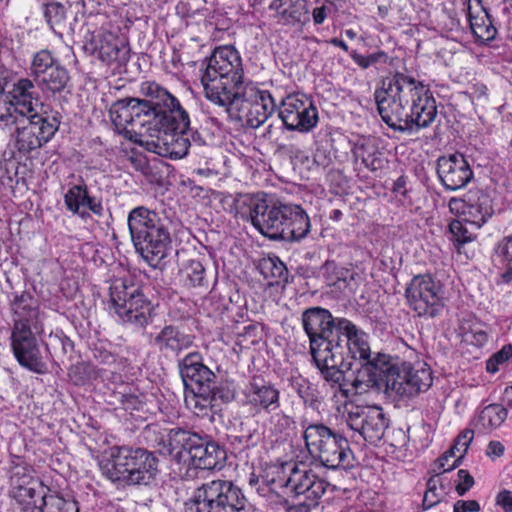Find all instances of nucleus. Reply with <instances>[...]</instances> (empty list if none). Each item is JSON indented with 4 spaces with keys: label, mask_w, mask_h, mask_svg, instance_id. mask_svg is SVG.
Wrapping results in <instances>:
<instances>
[{
    "label": "nucleus",
    "mask_w": 512,
    "mask_h": 512,
    "mask_svg": "<svg viewBox=\"0 0 512 512\" xmlns=\"http://www.w3.org/2000/svg\"><path fill=\"white\" fill-rule=\"evenodd\" d=\"M462 337L467 344L483 347L491 337L490 328L483 323H473L468 328L462 327Z\"/></svg>",
    "instance_id": "obj_40"
},
{
    "label": "nucleus",
    "mask_w": 512,
    "mask_h": 512,
    "mask_svg": "<svg viewBox=\"0 0 512 512\" xmlns=\"http://www.w3.org/2000/svg\"><path fill=\"white\" fill-rule=\"evenodd\" d=\"M467 206H468V200H464V199H461V198H451L449 203H448V207L450 209V211L459 216L460 219H463L465 218V212L467 211Z\"/></svg>",
    "instance_id": "obj_51"
},
{
    "label": "nucleus",
    "mask_w": 512,
    "mask_h": 512,
    "mask_svg": "<svg viewBox=\"0 0 512 512\" xmlns=\"http://www.w3.org/2000/svg\"><path fill=\"white\" fill-rule=\"evenodd\" d=\"M302 325L310 342V352L322 377L342 390L351 358H367V334L346 318H333L324 308L314 307L302 314Z\"/></svg>",
    "instance_id": "obj_2"
},
{
    "label": "nucleus",
    "mask_w": 512,
    "mask_h": 512,
    "mask_svg": "<svg viewBox=\"0 0 512 512\" xmlns=\"http://www.w3.org/2000/svg\"><path fill=\"white\" fill-rule=\"evenodd\" d=\"M354 159L360 160L370 171H378L385 167L387 161L384 153L379 148V141L376 137H360L351 148Z\"/></svg>",
    "instance_id": "obj_26"
},
{
    "label": "nucleus",
    "mask_w": 512,
    "mask_h": 512,
    "mask_svg": "<svg viewBox=\"0 0 512 512\" xmlns=\"http://www.w3.org/2000/svg\"><path fill=\"white\" fill-rule=\"evenodd\" d=\"M44 17L52 29L60 26L66 19V8L59 2H50L44 6Z\"/></svg>",
    "instance_id": "obj_46"
},
{
    "label": "nucleus",
    "mask_w": 512,
    "mask_h": 512,
    "mask_svg": "<svg viewBox=\"0 0 512 512\" xmlns=\"http://www.w3.org/2000/svg\"><path fill=\"white\" fill-rule=\"evenodd\" d=\"M330 12V8L326 5H322L320 7H316L312 11V17L315 24H322L327 18Z\"/></svg>",
    "instance_id": "obj_58"
},
{
    "label": "nucleus",
    "mask_w": 512,
    "mask_h": 512,
    "mask_svg": "<svg viewBox=\"0 0 512 512\" xmlns=\"http://www.w3.org/2000/svg\"><path fill=\"white\" fill-rule=\"evenodd\" d=\"M480 510V505L475 500H460L454 504L453 512H477Z\"/></svg>",
    "instance_id": "obj_53"
},
{
    "label": "nucleus",
    "mask_w": 512,
    "mask_h": 512,
    "mask_svg": "<svg viewBox=\"0 0 512 512\" xmlns=\"http://www.w3.org/2000/svg\"><path fill=\"white\" fill-rule=\"evenodd\" d=\"M479 228H472L469 223L463 219H456L449 224V230L456 241L464 244L475 240L476 231Z\"/></svg>",
    "instance_id": "obj_44"
},
{
    "label": "nucleus",
    "mask_w": 512,
    "mask_h": 512,
    "mask_svg": "<svg viewBox=\"0 0 512 512\" xmlns=\"http://www.w3.org/2000/svg\"><path fill=\"white\" fill-rule=\"evenodd\" d=\"M460 463L456 452L449 448L436 460L434 470L438 473L447 472L459 466Z\"/></svg>",
    "instance_id": "obj_48"
},
{
    "label": "nucleus",
    "mask_w": 512,
    "mask_h": 512,
    "mask_svg": "<svg viewBox=\"0 0 512 512\" xmlns=\"http://www.w3.org/2000/svg\"><path fill=\"white\" fill-rule=\"evenodd\" d=\"M341 215V212L339 210L334 211V218H339Z\"/></svg>",
    "instance_id": "obj_64"
},
{
    "label": "nucleus",
    "mask_w": 512,
    "mask_h": 512,
    "mask_svg": "<svg viewBox=\"0 0 512 512\" xmlns=\"http://www.w3.org/2000/svg\"><path fill=\"white\" fill-rule=\"evenodd\" d=\"M8 97L16 118L25 120L26 117L35 118L50 114L43 110L44 106L40 102L34 83L30 79L22 78L14 83L12 89L8 92Z\"/></svg>",
    "instance_id": "obj_22"
},
{
    "label": "nucleus",
    "mask_w": 512,
    "mask_h": 512,
    "mask_svg": "<svg viewBox=\"0 0 512 512\" xmlns=\"http://www.w3.org/2000/svg\"><path fill=\"white\" fill-rule=\"evenodd\" d=\"M437 173L442 185L451 191L464 188L473 178V171L462 154L455 153L440 157Z\"/></svg>",
    "instance_id": "obj_23"
},
{
    "label": "nucleus",
    "mask_w": 512,
    "mask_h": 512,
    "mask_svg": "<svg viewBox=\"0 0 512 512\" xmlns=\"http://www.w3.org/2000/svg\"><path fill=\"white\" fill-rule=\"evenodd\" d=\"M494 253L504 266L499 275L500 283L512 286V234L504 236L496 243Z\"/></svg>",
    "instance_id": "obj_36"
},
{
    "label": "nucleus",
    "mask_w": 512,
    "mask_h": 512,
    "mask_svg": "<svg viewBox=\"0 0 512 512\" xmlns=\"http://www.w3.org/2000/svg\"><path fill=\"white\" fill-rule=\"evenodd\" d=\"M243 65L239 52L233 46H221L214 50L201 76L205 97L229 114L234 111L245 116L247 124L258 128L276 110L271 93L254 84L242 88Z\"/></svg>",
    "instance_id": "obj_1"
},
{
    "label": "nucleus",
    "mask_w": 512,
    "mask_h": 512,
    "mask_svg": "<svg viewBox=\"0 0 512 512\" xmlns=\"http://www.w3.org/2000/svg\"><path fill=\"white\" fill-rule=\"evenodd\" d=\"M45 489L41 505L37 506V512H79L77 502L65 499L49 487H45Z\"/></svg>",
    "instance_id": "obj_35"
},
{
    "label": "nucleus",
    "mask_w": 512,
    "mask_h": 512,
    "mask_svg": "<svg viewBox=\"0 0 512 512\" xmlns=\"http://www.w3.org/2000/svg\"><path fill=\"white\" fill-rule=\"evenodd\" d=\"M343 418L353 433L351 437L358 436L370 444L380 441L388 427L383 409L375 405L350 404L345 407Z\"/></svg>",
    "instance_id": "obj_16"
},
{
    "label": "nucleus",
    "mask_w": 512,
    "mask_h": 512,
    "mask_svg": "<svg viewBox=\"0 0 512 512\" xmlns=\"http://www.w3.org/2000/svg\"><path fill=\"white\" fill-rule=\"evenodd\" d=\"M64 203L67 210L81 218L89 216L87 209L97 216H102L104 210L102 202L90 196L85 184L71 186L64 195Z\"/></svg>",
    "instance_id": "obj_25"
},
{
    "label": "nucleus",
    "mask_w": 512,
    "mask_h": 512,
    "mask_svg": "<svg viewBox=\"0 0 512 512\" xmlns=\"http://www.w3.org/2000/svg\"><path fill=\"white\" fill-rule=\"evenodd\" d=\"M10 482V496L21 506L22 512H37L35 502L37 488L46 486L34 475V469L28 465L14 466Z\"/></svg>",
    "instance_id": "obj_21"
},
{
    "label": "nucleus",
    "mask_w": 512,
    "mask_h": 512,
    "mask_svg": "<svg viewBox=\"0 0 512 512\" xmlns=\"http://www.w3.org/2000/svg\"><path fill=\"white\" fill-rule=\"evenodd\" d=\"M268 414L270 416L267 420V427L273 434L286 435L294 428V419L285 412L276 410Z\"/></svg>",
    "instance_id": "obj_41"
},
{
    "label": "nucleus",
    "mask_w": 512,
    "mask_h": 512,
    "mask_svg": "<svg viewBox=\"0 0 512 512\" xmlns=\"http://www.w3.org/2000/svg\"><path fill=\"white\" fill-rule=\"evenodd\" d=\"M169 454L178 464L212 470L221 466L225 452L219 445L185 430H171L168 435Z\"/></svg>",
    "instance_id": "obj_10"
},
{
    "label": "nucleus",
    "mask_w": 512,
    "mask_h": 512,
    "mask_svg": "<svg viewBox=\"0 0 512 512\" xmlns=\"http://www.w3.org/2000/svg\"><path fill=\"white\" fill-rule=\"evenodd\" d=\"M6 84L7 82L4 77V72L0 68V122L6 127H10L15 123L17 118L15 117L13 106L10 103L8 94H5Z\"/></svg>",
    "instance_id": "obj_42"
},
{
    "label": "nucleus",
    "mask_w": 512,
    "mask_h": 512,
    "mask_svg": "<svg viewBox=\"0 0 512 512\" xmlns=\"http://www.w3.org/2000/svg\"><path fill=\"white\" fill-rule=\"evenodd\" d=\"M493 214L492 200L484 193L468 197L464 221L472 228H481Z\"/></svg>",
    "instance_id": "obj_30"
},
{
    "label": "nucleus",
    "mask_w": 512,
    "mask_h": 512,
    "mask_svg": "<svg viewBox=\"0 0 512 512\" xmlns=\"http://www.w3.org/2000/svg\"><path fill=\"white\" fill-rule=\"evenodd\" d=\"M438 479L431 478L427 483V490L437 489Z\"/></svg>",
    "instance_id": "obj_62"
},
{
    "label": "nucleus",
    "mask_w": 512,
    "mask_h": 512,
    "mask_svg": "<svg viewBox=\"0 0 512 512\" xmlns=\"http://www.w3.org/2000/svg\"><path fill=\"white\" fill-rule=\"evenodd\" d=\"M496 503L501 506L505 512H512V493L510 491H501L496 498Z\"/></svg>",
    "instance_id": "obj_56"
},
{
    "label": "nucleus",
    "mask_w": 512,
    "mask_h": 512,
    "mask_svg": "<svg viewBox=\"0 0 512 512\" xmlns=\"http://www.w3.org/2000/svg\"><path fill=\"white\" fill-rule=\"evenodd\" d=\"M160 91L169 92L156 82L145 81L140 92L149 99L125 98L115 102L110 108V118L119 133L139 144L141 134L151 125L161 123L165 116L160 111Z\"/></svg>",
    "instance_id": "obj_7"
},
{
    "label": "nucleus",
    "mask_w": 512,
    "mask_h": 512,
    "mask_svg": "<svg viewBox=\"0 0 512 512\" xmlns=\"http://www.w3.org/2000/svg\"><path fill=\"white\" fill-rule=\"evenodd\" d=\"M503 401L507 406L512 407V386L504 390Z\"/></svg>",
    "instance_id": "obj_61"
},
{
    "label": "nucleus",
    "mask_w": 512,
    "mask_h": 512,
    "mask_svg": "<svg viewBox=\"0 0 512 512\" xmlns=\"http://www.w3.org/2000/svg\"><path fill=\"white\" fill-rule=\"evenodd\" d=\"M181 376L186 385L201 393H212L215 382V374L203 364L200 353L192 352L187 354L180 364Z\"/></svg>",
    "instance_id": "obj_24"
},
{
    "label": "nucleus",
    "mask_w": 512,
    "mask_h": 512,
    "mask_svg": "<svg viewBox=\"0 0 512 512\" xmlns=\"http://www.w3.org/2000/svg\"><path fill=\"white\" fill-rule=\"evenodd\" d=\"M303 437L310 455L329 469H346L352 466V451L342 435L321 424H309Z\"/></svg>",
    "instance_id": "obj_11"
},
{
    "label": "nucleus",
    "mask_w": 512,
    "mask_h": 512,
    "mask_svg": "<svg viewBox=\"0 0 512 512\" xmlns=\"http://www.w3.org/2000/svg\"><path fill=\"white\" fill-rule=\"evenodd\" d=\"M159 114L165 116L161 123L143 131L139 145L161 157L182 159L192 146H201L204 140L198 131L190 129L188 112L170 92L160 91Z\"/></svg>",
    "instance_id": "obj_4"
},
{
    "label": "nucleus",
    "mask_w": 512,
    "mask_h": 512,
    "mask_svg": "<svg viewBox=\"0 0 512 512\" xmlns=\"http://www.w3.org/2000/svg\"><path fill=\"white\" fill-rule=\"evenodd\" d=\"M468 20L474 36L480 41H490L496 35V29L488 14L482 10L480 15H474L471 11V5H468Z\"/></svg>",
    "instance_id": "obj_37"
},
{
    "label": "nucleus",
    "mask_w": 512,
    "mask_h": 512,
    "mask_svg": "<svg viewBox=\"0 0 512 512\" xmlns=\"http://www.w3.org/2000/svg\"><path fill=\"white\" fill-rule=\"evenodd\" d=\"M432 374L426 364L402 362L396 378L391 379L388 391L400 397H411L426 391L432 385Z\"/></svg>",
    "instance_id": "obj_20"
},
{
    "label": "nucleus",
    "mask_w": 512,
    "mask_h": 512,
    "mask_svg": "<svg viewBox=\"0 0 512 512\" xmlns=\"http://www.w3.org/2000/svg\"><path fill=\"white\" fill-rule=\"evenodd\" d=\"M69 82L68 71L63 67L59 66L56 69H52L49 73H46L44 77L39 79L36 84L44 92L56 93L64 90Z\"/></svg>",
    "instance_id": "obj_38"
},
{
    "label": "nucleus",
    "mask_w": 512,
    "mask_h": 512,
    "mask_svg": "<svg viewBox=\"0 0 512 512\" xmlns=\"http://www.w3.org/2000/svg\"><path fill=\"white\" fill-rule=\"evenodd\" d=\"M345 35L349 38V39H354L356 37V32L353 30V29H347L345 30Z\"/></svg>",
    "instance_id": "obj_63"
},
{
    "label": "nucleus",
    "mask_w": 512,
    "mask_h": 512,
    "mask_svg": "<svg viewBox=\"0 0 512 512\" xmlns=\"http://www.w3.org/2000/svg\"><path fill=\"white\" fill-rule=\"evenodd\" d=\"M269 9L274 11V17L282 24L301 22L307 14L306 0H273Z\"/></svg>",
    "instance_id": "obj_31"
},
{
    "label": "nucleus",
    "mask_w": 512,
    "mask_h": 512,
    "mask_svg": "<svg viewBox=\"0 0 512 512\" xmlns=\"http://www.w3.org/2000/svg\"><path fill=\"white\" fill-rule=\"evenodd\" d=\"M381 119L393 130L416 132L437 117V105L429 86L411 75L396 72L382 80L374 93Z\"/></svg>",
    "instance_id": "obj_3"
},
{
    "label": "nucleus",
    "mask_w": 512,
    "mask_h": 512,
    "mask_svg": "<svg viewBox=\"0 0 512 512\" xmlns=\"http://www.w3.org/2000/svg\"><path fill=\"white\" fill-rule=\"evenodd\" d=\"M265 481L273 491L282 490L284 494L303 497L314 503L329 490H334V486L303 462H286L275 466L267 473Z\"/></svg>",
    "instance_id": "obj_9"
},
{
    "label": "nucleus",
    "mask_w": 512,
    "mask_h": 512,
    "mask_svg": "<svg viewBox=\"0 0 512 512\" xmlns=\"http://www.w3.org/2000/svg\"><path fill=\"white\" fill-rule=\"evenodd\" d=\"M153 344L163 353L178 355L193 344V336L176 326L168 325L154 337Z\"/></svg>",
    "instance_id": "obj_28"
},
{
    "label": "nucleus",
    "mask_w": 512,
    "mask_h": 512,
    "mask_svg": "<svg viewBox=\"0 0 512 512\" xmlns=\"http://www.w3.org/2000/svg\"><path fill=\"white\" fill-rule=\"evenodd\" d=\"M61 123L58 112L41 115L35 118L26 117L25 120L17 118L12 126L14 148L22 155H27L47 144L56 134Z\"/></svg>",
    "instance_id": "obj_14"
},
{
    "label": "nucleus",
    "mask_w": 512,
    "mask_h": 512,
    "mask_svg": "<svg viewBox=\"0 0 512 512\" xmlns=\"http://www.w3.org/2000/svg\"><path fill=\"white\" fill-rule=\"evenodd\" d=\"M279 117L287 130L302 133L310 132L319 121L313 101L301 93L290 94L281 101Z\"/></svg>",
    "instance_id": "obj_17"
},
{
    "label": "nucleus",
    "mask_w": 512,
    "mask_h": 512,
    "mask_svg": "<svg viewBox=\"0 0 512 512\" xmlns=\"http://www.w3.org/2000/svg\"><path fill=\"white\" fill-rule=\"evenodd\" d=\"M473 440V431L465 430L455 440V443L450 447L453 452H456L457 457L462 461L464 455L467 453L469 446Z\"/></svg>",
    "instance_id": "obj_49"
},
{
    "label": "nucleus",
    "mask_w": 512,
    "mask_h": 512,
    "mask_svg": "<svg viewBox=\"0 0 512 512\" xmlns=\"http://www.w3.org/2000/svg\"><path fill=\"white\" fill-rule=\"evenodd\" d=\"M455 483L456 492L458 495L462 496L472 488L474 485V478L468 471L460 469L457 472V479L455 480Z\"/></svg>",
    "instance_id": "obj_50"
},
{
    "label": "nucleus",
    "mask_w": 512,
    "mask_h": 512,
    "mask_svg": "<svg viewBox=\"0 0 512 512\" xmlns=\"http://www.w3.org/2000/svg\"><path fill=\"white\" fill-rule=\"evenodd\" d=\"M127 223L136 251L150 266L157 267L171 247L165 221L156 211L139 206L129 212Z\"/></svg>",
    "instance_id": "obj_8"
},
{
    "label": "nucleus",
    "mask_w": 512,
    "mask_h": 512,
    "mask_svg": "<svg viewBox=\"0 0 512 512\" xmlns=\"http://www.w3.org/2000/svg\"><path fill=\"white\" fill-rule=\"evenodd\" d=\"M353 360L363 361L365 364L374 367L379 371L385 378L386 390L388 391L389 381L393 378H396L398 375L401 363H398L396 359L391 358L389 355L378 353L374 357H371V349L369 348V356L365 359L363 358H351V362Z\"/></svg>",
    "instance_id": "obj_33"
},
{
    "label": "nucleus",
    "mask_w": 512,
    "mask_h": 512,
    "mask_svg": "<svg viewBox=\"0 0 512 512\" xmlns=\"http://www.w3.org/2000/svg\"><path fill=\"white\" fill-rule=\"evenodd\" d=\"M212 393H201V391L193 389L191 394L186 395L185 402L189 409L195 414H204L211 405Z\"/></svg>",
    "instance_id": "obj_43"
},
{
    "label": "nucleus",
    "mask_w": 512,
    "mask_h": 512,
    "mask_svg": "<svg viewBox=\"0 0 512 512\" xmlns=\"http://www.w3.org/2000/svg\"><path fill=\"white\" fill-rule=\"evenodd\" d=\"M504 452L505 446L500 441L492 440L486 447V455L492 460L503 456Z\"/></svg>",
    "instance_id": "obj_52"
},
{
    "label": "nucleus",
    "mask_w": 512,
    "mask_h": 512,
    "mask_svg": "<svg viewBox=\"0 0 512 512\" xmlns=\"http://www.w3.org/2000/svg\"><path fill=\"white\" fill-rule=\"evenodd\" d=\"M507 415V409L502 404H489L479 412L475 426L483 432L495 430L504 423Z\"/></svg>",
    "instance_id": "obj_32"
},
{
    "label": "nucleus",
    "mask_w": 512,
    "mask_h": 512,
    "mask_svg": "<svg viewBox=\"0 0 512 512\" xmlns=\"http://www.w3.org/2000/svg\"><path fill=\"white\" fill-rule=\"evenodd\" d=\"M351 57L356 64H358L360 67L364 69L370 67L372 64L377 62V57L375 55L363 56L357 54L355 51L351 54Z\"/></svg>",
    "instance_id": "obj_57"
},
{
    "label": "nucleus",
    "mask_w": 512,
    "mask_h": 512,
    "mask_svg": "<svg viewBox=\"0 0 512 512\" xmlns=\"http://www.w3.org/2000/svg\"><path fill=\"white\" fill-rule=\"evenodd\" d=\"M442 493H438L437 489L426 490L423 497L424 509H429L440 502Z\"/></svg>",
    "instance_id": "obj_55"
},
{
    "label": "nucleus",
    "mask_w": 512,
    "mask_h": 512,
    "mask_svg": "<svg viewBox=\"0 0 512 512\" xmlns=\"http://www.w3.org/2000/svg\"><path fill=\"white\" fill-rule=\"evenodd\" d=\"M59 62L53 57L51 52L48 50H41L37 52L31 63V75L35 82L44 77L46 73L52 71V69H56L59 67Z\"/></svg>",
    "instance_id": "obj_39"
},
{
    "label": "nucleus",
    "mask_w": 512,
    "mask_h": 512,
    "mask_svg": "<svg viewBox=\"0 0 512 512\" xmlns=\"http://www.w3.org/2000/svg\"><path fill=\"white\" fill-rule=\"evenodd\" d=\"M302 382L303 384L299 385L298 394L302 399L308 401L310 396H312V394L310 393V387L305 380H302Z\"/></svg>",
    "instance_id": "obj_59"
},
{
    "label": "nucleus",
    "mask_w": 512,
    "mask_h": 512,
    "mask_svg": "<svg viewBox=\"0 0 512 512\" xmlns=\"http://www.w3.org/2000/svg\"><path fill=\"white\" fill-rule=\"evenodd\" d=\"M136 466L130 477V485H148L158 473V460L153 453L137 448Z\"/></svg>",
    "instance_id": "obj_29"
},
{
    "label": "nucleus",
    "mask_w": 512,
    "mask_h": 512,
    "mask_svg": "<svg viewBox=\"0 0 512 512\" xmlns=\"http://www.w3.org/2000/svg\"><path fill=\"white\" fill-rule=\"evenodd\" d=\"M180 280L187 287H207L208 277L204 264L198 259L184 262L179 271Z\"/></svg>",
    "instance_id": "obj_34"
},
{
    "label": "nucleus",
    "mask_w": 512,
    "mask_h": 512,
    "mask_svg": "<svg viewBox=\"0 0 512 512\" xmlns=\"http://www.w3.org/2000/svg\"><path fill=\"white\" fill-rule=\"evenodd\" d=\"M408 306L420 317L439 316L445 306L443 285L430 275H417L405 289Z\"/></svg>",
    "instance_id": "obj_15"
},
{
    "label": "nucleus",
    "mask_w": 512,
    "mask_h": 512,
    "mask_svg": "<svg viewBox=\"0 0 512 512\" xmlns=\"http://www.w3.org/2000/svg\"><path fill=\"white\" fill-rule=\"evenodd\" d=\"M512 358V345H504L501 350L494 353L486 362V370L489 373L495 374L502 367L506 366Z\"/></svg>",
    "instance_id": "obj_45"
},
{
    "label": "nucleus",
    "mask_w": 512,
    "mask_h": 512,
    "mask_svg": "<svg viewBox=\"0 0 512 512\" xmlns=\"http://www.w3.org/2000/svg\"><path fill=\"white\" fill-rule=\"evenodd\" d=\"M234 210L270 239L299 241L311 227L307 213L296 204L275 202L269 206L258 197L244 194L235 199Z\"/></svg>",
    "instance_id": "obj_5"
},
{
    "label": "nucleus",
    "mask_w": 512,
    "mask_h": 512,
    "mask_svg": "<svg viewBox=\"0 0 512 512\" xmlns=\"http://www.w3.org/2000/svg\"><path fill=\"white\" fill-rule=\"evenodd\" d=\"M246 498L242 490L228 480L204 483L186 503L185 512H243Z\"/></svg>",
    "instance_id": "obj_12"
},
{
    "label": "nucleus",
    "mask_w": 512,
    "mask_h": 512,
    "mask_svg": "<svg viewBox=\"0 0 512 512\" xmlns=\"http://www.w3.org/2000/svg\"><path fill=\"white\" fill-rule=\"evenodd\" d=\"M111 311L122 323L144 327L150 320V302L131 279L118 277L110 286Z\"/></svg>",
    "instance_id": "obj_13"
},
{
    "label": "nucleus",
    "mask_w": 512,
    "mask_h": 512,
    "mask_svg": "<svg viewBox=\"0 0 512 512\" xmlns=\"http://www.w3.org/2000/svg\"><path fill=\"white\" fill-rule=\"evenodd\" d=\"M50 342L46 344V349L49 351L50 347L54 350L60 349L63 355L69 354L73 351V342L63 334L62 331H56L49 335Z\"/></svg>",
    "instance_id": "obj_47"
},
{
    "label": "nucleus",
    "mask_w": 512,
    "mask_h": 512,
    "mask_svg": "<svg viewBox=\"0 0 512 512\" xmlns=\"http://www.w3.org/2000/svg\"><path fill=\"white\" fill-rule=\"evenodd\" d=\"M242 405L257 416L272 413L281 406L280 390L271 382L261 377H252L243 387Z\"/></svg>",
    "instance_id": "obj_18"
},
{
    "label": "nucleus",
    "mask_w": 512,
    "mask_h": 512,
    "mask_svg": "<svg viewBox=\"0 0 512 512\" xmlns=\"http://www.w3.org/2000/svg\"><path fill=\"white\" fill-rule=\"evenodd\" d=\"M264 269H271V276L274 278H281L286 268L282 262H276L274 259L269 258L263 263Z\"/></svg>",
    "instance_id": "obj_54"
},
{
    "label": "nucleus",
    "mask_w": 512,
    "mask_h": 512,
    "mask_svg": "<svg viewBox=\"0 0 512 512\" xmlns=\"http://www.w3.org/2000/svg\"><path fill=\"white\" fill-rule=\"evenodd\" d=\"M328 43H330L331 45L333 46H336V47H339L341 48L342 50H344L345 52H348V45L346 44V42H344L343 40L341 39H338V38H331Z\"/></svg>",
    "instance_id": "obj_60"
},
{
    "label": "nucleus",
    "mask_w": 512,
    "mask_h": 512,
    "mask_svg": "<svg viewBox=\"0 0 512 512\" xmlns=\"http://www.w3.org/2000/svg\"><path fill=\"white\" fill-rule=\"evenodd\" d=\"M93 50L97 52L99 58L103 62H126L128 57V50L125 46H120L117 36L107 30H100L93 36L92 42Z\"/></svg>",
    "instance_id": "obj_27"
},
{
    "label": "nucleus",
    "mask_w": 512,
    "mask_h": 512,
    "mask_svg": "<svg viewBox=\"0 0 512 512\" xmlns=\"http://www.w3.org/2000/svg\"><path fill=\"white\" fill-rule=\"evenodd\" d=\"M11 309L14 319L10 345L15 359L31 372L46 373L47 364L37 339L44 332L43 315L28 293L16 295L11 302Z\"/></svg>",
    "instance_id": "obj_6"
},
{
    "label": "nucleus",
    "mask_w": 512,
    "mask_h": 512,
    "mask_svg": "<svg viewBox=\"0 0 512 512\" xmlns=\"http://www.w3.org/2000/svg\"><path fill=\"white\" fill-rule=\"evenodd\" d=\"M136 449L125 446L109 448L98 460V466L111 482L130 485V477L136 466Z\"/></svg>",
    "instance_id": "obj_19"
}]
</instances>
